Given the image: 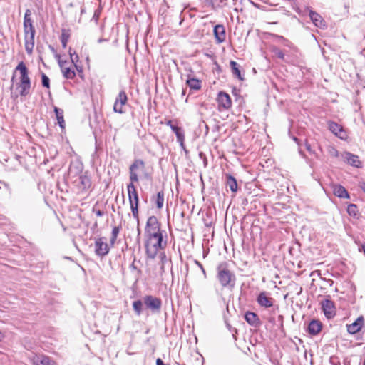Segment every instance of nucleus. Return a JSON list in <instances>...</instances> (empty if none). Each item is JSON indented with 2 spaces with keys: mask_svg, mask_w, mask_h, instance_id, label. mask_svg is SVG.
<instances>
[{
  "mask_svg": "<svg viewBox=\"0 0 365 365\" xmlns=\"http://www.w3.org/2000/svg\"><path fill=\"white\" fill-rule=\"evenodd\" d=\"M145 238V253L149 259H155L158 250L165 249L168 244L167 232L163 230L153 232Z\"/></svg>",
  "mask_w": 365,
  "mask_h": 365,
  "instance_id": "obj_1",
  "label": "nucleus"
},
{
  "mask_svg": "<svg viewBox=\"0 0 365 365\" xmlns=\"http://www.w3.org/2000/svg\"><path fill=\"white\" fill-rule=\"evenodd\" d=\"M19 71L20 73L19 81L15 84V88L18 92L11 91V97L13 99H16L19 96L21 97H26L29 95L31 83L29 76V69L24 61H20L14 70V73Z\"/></svg>",
  "mask_w": 365,
  "mask_h": 365,
  "instance_id": "obj_2",
  "label": "nucleus"
},
{
  "mask_svg": "<svg viewBox=\"0 0 365 365\" xmlns=\"http://www.w3.org/2000/svg\"><path fill=\"white\" fill-rule=\"evenodd\" d=\"M221 286L224 288L232 289L235 284V275L227 267L221 264L217 267V276Z\"/></svg>",
  "mask_w": 365,
  "mask_h": 365,
  "instance_id": "obj_3",
  "label": "nucleus"
},
{
  "mask_svg": "<svg viewBox=\"0 0 365 365\" xmlns=\"http://www.w3.org/2000/svg\"><path fill=\"white\" fill-rule=\"evenodd\" d=\"M143 303L153 313H159L162 307V301L160 298L146 295L143 297Z\"/></svg>",
  "mask_w": 365,
  "mask_h": 365,
  "instance_id": "obj_4",
  "label": "nucleus"
},
{
  "mask_svg": "<svg viewBox=\"0 0 365 365\" xmlns=\"http://www.w3.org/2000/svg\"><path fill=\"white\" fill-rule=\"evenodd\" d=\"M161 224L158 218L153 215L148 218L145 227V236H149L153 232H158L161 230Z\"/></svg>",
  "mask_w": 365,
  "mask_h": 365,
  "instance_id": "obj_5",
  "label": "nucleus"
},
{
  "mask_svg": "<svg viewBox=\"0 0 365 365\" xmlns=\"http://www.w3.org/2000/svg\"><path fill=\"white\" fill-rule=\"evenodd\" d=\"M76 186L81 191L88 190L91 187V179L88 175V172L86 171L83 174L77 177L73 181Z\"/></svg>",
  "mask_w": 365,
  "mask_h": 365,
  "instance_id": "obj_6",
  "label": "nucleus"
},
{
  "mask_svg": "<svg viewBox=\"0 0 365 365\" xmlns=\"http://www.w3.org/2000/svg\"><path fill=\"white\" fill-rule=\"evenodd\" d=\"M321 306L324 314L327 319L333 318L336 315V307L334 303L329 297L321 302Z\"/></svg>",
  "mask_w": 365,
  "mask_h": 365,
  "instance_id": "obj_7",
  "label": "nucleus"
},
{
  "mask_svg": "<svg viewBox=\"0 0 365 365\" xmlns=\"http://www.w3.org/2000/svg\"><path fill=\"white\" fill-rule=\"evenodd\" d=\"M109 247L104 237H98L95 240V253L98 257H104L109 252Z\"/></svg>",
  "mask_w": 365,
  "mask_h": 365,
  "instance_id": "obj_8",
  "label": "nucleus"
},
{
  "mask_svg": "<svg viewBox=\"0 0 365 365\" xmlns=\"http://www.w3.org/2000/svg\"><path fill=\"white\" fill-rule=\"evenodd\" d=\"M306 9L308 11L309 16L310 17L311 21L315 26L322 29L327 27L325 21L320 14L309 9V7H307Z\"/></svg>",
  "mask_w": 365,
  "mask_h": 365,
  "instance_id": "obj_9",
  "label": "nucleus"
},
{
  "mask_svg": "<svg viewBox=\"0 0 365 365\" xmlns=\"http://www.w3.org/2000/svg\"><path fill=\"white\" fill-rule=\"evenodd\" d=\"M328 125L329 130L336 136L341 140H345L347 138V134L341 125L334 121H330Z\"/></svg>",
  "mask_w": 365,
  "mask_h": 365,
  "instance_id": "obj_10",
  "label": "nucleus"
},
{
  "mask_svg": "<svg viewBox=\"0 0 365 365\" xmlns=\"http://www.w3.org/2000/svg\"><path fill=\"white\" fill-rule=\"evenodd\" d=\"M83 164L79 160H76L72 161L69 166L68 173L71 177H78L80 175L83 174Z\"/></svg>",
  "mask_w": 365,
  "mask_h": 365,
  "instance_id": "obj_11",
  "label": "nucleus"
},
{
  "mask_svg": "<svg viewBox=\"0 0 365 365\" xmlns=\"http://www.w3.org/2000/svg\"><path fill=\"white\" fill-rule=\"evenodd\" d=\"M31 12L30 9H26L24 17V34L36 33L35 27L33 25L31 18Z\"/></svg>",
  "mask_w": 365,
  "mask_h": 365,
  "instance_id": "obj_12",
  "label": "nucleus"
},
{
  "mask_svg": "<svg viewBox=\"0 0 365 365\" xmlns=\"http://www.w3.org/2000/svg\"><path fill=\"white\" fill-rule=\"evenodd\" d=\"M364 324V317L363 316H359L353 323L350 324H347V331L350 334H355L359 332Z\"/></svg>",
  "mask_w": 365,
  "mask_h": 365,
  "instance_id": "obj_13",
  "label": "nucleus"
},
{
  "mask_svg": "<svg viewBox=\"0 0 365 365\" xmlns=\"http://www.w3.org/2000/svg\"><path fill=\"white\" fill-rule=\"evenodd\" d=\"M245 320L251 326L258 328L262 324L258 315L252 312L247 311L244 316Z\"/></svg>",
  "mask_w": 365,
  "mask_h": 365,
  "instance_id": "obj_14",
  "label": "nucleus"
},
{
  "mask_svg": "<svg viewBox=\"0 0 365 365\" xmlns=\"http://www.w3.org/2000/svg\"><path fill=\"white\" fill-rule=\"evenodd\" d=\"M258 304L264 308H269L273 306V299L267 296V292H262L257 297Z\"/></svg>",
  "mask_w": 365,
  "mask_h": 365,
  "instance_id": "obj_15",
  "label": "nucleus"
},
{
  "mask_svg": "<svg viewBox=\"0 0 365 365\" xmlns=\"http://www.w3.org/2000/svg\"><path fill=\"white\" fill-rule=\"evenodd\" d=\"M217 102L219 106L225 109H229L232 106V101L229 94L225 91H220L217 95Z\"/></svg>",
  "mask_w": 365,
  "mask_h": 365,
  "instance_id": "obj_16",
  "label": "nucleus"
},
{
  "mask_svg": "<svg viewBox=\"0 0 365 365\" xmlns=\"http://www.w3.org/2000/svg\"><path fill=\"white\" fill-rule=\"evenodd\" d=\"M66 63V61L58 60V65L61 69L63 76L66 79H73L76 76V72L72 68L65 67Z\"/></svg>",
  "mask_w": 365,
  "mask_h": 365,
  "instance_id": "obj_17",
  "label": "nucleus"
},
{
  "mask_svg": "<svg viewBox=\"0 0 365 365\" xmlns=\"http://www.w3.org/2000/svg\"><path fill=\"white\" fill-rule=\"evenodd\" d=\"M322 329V324L319 320L312 319L308 324L307 332L312 336L318 334Z\"/></svg>",
  "mask_w": 365,
  "mask_h": 365,
  "instance_id": "obj_18",
  "label": "nucleus"
},
{
  "mask_svg": "<svg viewBox=\"0 0 365 365\" xmlns=\"http://www.w3.org/2000/svg\"><path fill=\"white\" fill-rule=\"evenodd\" d=\"M333 193L339 198L349 199L350 195L346 188L339 184H334L331 186Z\"/></svg>",
  "mask_w": 365,
  "mask_h": 365,
  "instance_id": "obj_19",
  "label": "nucleus"
},
{
  "mask_svg": "<svg viewBox=\"0 0 365 365\" xmlns=\"http://www.w3.org/2000/svg\"><path fill=\"white\" fill-rule=\"evenodd\" d=\"M129 203L139 204V197L135 185L129 183L127 185Z\"/></svg>",
  "mask_w": 365,
  "mask_h": 365,
  "instance_id": "obj_20",
  "label": "nucleus"
},
{
  "mask_svg": "<svg viewBox=\"0 0 365 365\" xmlns=\"http://www.w3.org/2000/svg\"><path fill=\"white\" fill-rule=\"evenodd\" d=\"M213 33L217 43H220L225 40V29L223 25L217 24L214 26Z\"/></svg>",
  "mask_w": 365,
  "mask_h": 365,
  "instance_id": "obj_21",
  "label": "nucleus"
},
{
  "mask_svg": "<svg viewBox=\"0 0 365 365\" xmlns=\"http://www.w3.org/2000/svg\"><path fill=\"white\" fill-rule=\"evenodd\" d=\"M344 158L348 164L356 168L361 167V162L357 155L349 152H346L344 154Z\"/></svg>",
  "mask_w": 365,
  "mask_h": 365,
  "instance_id": "obj_22",
  "label": "nucleus"
},
{
  "mask_svg": "<svg viewBox=\"0 0 365 365\" xmlns=\"http://www.w3.org/2000/svg\"><path fill=\"white\" fill-rule=\"evenodd\" d=\"M225 178L227 187H229L232 192H236L237 191L238 187L235 178L230 174H226Z\"/></svg>",
  "mask_w": 365,
  "mask_h": 365,
  "instance_id": "obj_23",
  "label": "nucleus"
},
{
  "mask_svg": "<svg viewBox=\"0 0 365 365\" xmlns=\"http://www.w3.org/2000/svg\"><path fill=\"white\" fill-rule=\"evenodd\" d=\"M51 359L44 355L36 356L33 359L34 365H51Z\"/></svg>",
  "mask_w": 365,
  "mask_h": 365,
  "instance_id": "obj_24",
  "label": "nucleus"
},
{
  "mask_svg": "<svg viewBox=\"0 0 365 365\" xmlns=\"http://www.w3.org/2000/svg\"><path fill=\"white\" fill-rule=\"evenodd\" d=\"M56 120L58 121V125L61 127V128L63 130L65 128V120L63 118V110L56 106L53 108Z\"/></svg>",
  "mask_w": 365,
  "mask_h": 365,
  "instance_id": "obj_25",
  "label": "nucleus"
},
{
  "mask_svg": "<svg viewBox=\"0 0 365 365\" xmlns=\"http://www.w3.org/2000/svg\"><path fill=\"white\" fill-rule=\"evenodd\" d=\"M230 65L232 74L239 80L243 81L244 77L241 73L240 65L235 61H230Z\"/></svg>",
  "mask_w": 365,
  "mask_h": 365,
  "instance_id": "obj_26",
  "label": "nucleus"
},
{
  "mask_svg": "<svg viewBox=\"0 0 365 365\" xmlns=\"http://www.w3.org/2000/svg\"><path fill=\"white\" fill-rule=\"evenodd\" d=\"M186 84L192 90H200L202 87V82L197 78L188 76Z\"/></svg>",
  "mask_w": 365,
  "mask_h": 365,
  "instance_id": "obj_27",
  "label": "nucleus"
},
{
  "mask_svg": "<svg viewBox=\"0 0 365 365\" xmlns=\"http://www.w3.org/2000/svg\"><path fill=\"white\" fill-rule=\"evenodd\" d=\"M164 192L163 190L159 191L155 197H153L152 200L154 201L158 209H162L164 204Z\"/></svg>",
  "mask_w": 365,
  "mask_h": 365,
  "instance_id": "obj_28",
  "label": "nucleus"
},
{
  "mask_svg": "<svg viewBox=\"0 0 365 365\" xmlns=\"http://www.w3.org/2000/svg\"><path fill=\"white\" fill-rule=\"evenodd\" d=\"M70 30L62 29L61 35V42L63 48H66L68 41L70 38Z\"/></svg>",
  "mask_w": 365,
  "mask_h": 365,
  "instance_id": "obj_29",
  "label": "nucleus"
},
{
  "mask_svg": "<svg viewBox=\"0 0 365 365\" xmlns=\"http://www.w3.org/2000/svg\"><path fill=\"white\" fill-rule=\"evenodd\" d=\"M145 168V163L140 159H135L129 168L130 171L136 172L138 169H143Z\"/></svg>",
  "mask_w": 365,
  "mask_h": 365,
  "instance_id": "obj_30",
  "label": "nucleus"
},
{
  "mask_svg": "<svg viewBox=\"0 0 365 365\" xmlns=\"http://www.w3.org/2000/svg\"><path fill=\"white\" fill-rule=\"evenodd\" d=\"M143 302L140 299L135 300L133 302V309L137 316H140L143 312Z\"/></svg>",
  "mask_w": 365,
  "mask_h": 365,
  "instance_id": "obj_31",
  "label": "nucleus"
},
{
  "mask_svg": "<svg viewBox=\"0 0 365 365\" xmlns=\"http://www.w3.org/2000/svg\"><path fill=\"white\" fill-rule=\"evenodd\" d=\"M128 96L125 91L122 90L119 92L118 96H117L115 101L119 103L122 106L125 105L127 103Z\"/></svg>",
  "mask_w": 365,
  "mask_h": 365,
  "instance_id": "obj_32",
  "label": "nucleus"
},
{
  "mask_svg": "<svg viewBox=\"0 0 365 365\" xmlns=\"http://www.w3.org/2000/svg\"><path fill=\"white\" fill-rule=\"evenodd\" d=\"M346 211H347V213L349 214V215L354 217H356L357 216L358 212H359V210H358L356 205L352 204V203L349 204L347 206Z\"/></svg>",
  "mask_w": 365,
  "mask_h": 365,
  "instance_id": "obj_33",
  "label": "nucleus"
},
{
  "mask_svg": "<svg viewBox=\"0 0 365 365\" xmlns=\"http://www.w3.org/2000/svg\"><path fill=\"white\" fill-rule=\"evenodd\" d=\"M138 205L139 204H130V210L133 214V217L136 220L138 224H139V212H138Z\"/></svg>",
  "mask_w": 365,
  "mask_h": 365,
  "instance_id": "obj_34",
  "label": "nucleus"
},
{
  "mask_svg": "<svg viewBox=\"0 0 365 365\" xmlns=\"http://www.w3.org/2000/svg\"><path fill=\"white\" fill-rule=\"evenodd\" d=\"M271 51L279 59L284 60V54L283 51L276 46L271 48Z\"/></svg>",
  "mask_w": 365,
  "mask_h": 365,
  "instance_id": "obj_35",
  "label": "nucleus"
},
{
  "mask_svg": "<svg viewBox=\"0 0 365 365\" xmlns=\"http://www.w3.org/2000/svg\"><path fill=\"white\" fill-rule=\"evenodd\" d=\"M68 53L70 55V58H71V63L73 64L78 63V62L79 61V56L76 53V52L75 51H73V49L70 47Z\"/></svg>",
  "mask_w": 365,
  "mask_h": 365,
  "instance_id": "obj_36",
  "label": "nucleus"
},
{
  "mask_svg": "<svg viewBox=\"0 0 365 365\" xmlns=\"http://www.w3.org/2000/svg\"><path fill=\"white\" fill-rule=\"evenodd\" d=\"M41 84L42 86L46 88H50V79L43 72L41 73Z\"/></svg>",
  "mask_w": 365,
  "mask_h": 365,
  "instance_id": "obj_37",
  "label": "nucleus"
},
{
  "mask_svg": "<svg viewBox=\"0 0 365 365\" xmlns=\"http://www.w3.org/2000/svg\"><path fill=\"white\" fill-rule=\"evenodd\" d=\"M274 36L277 39V42L281 43L285 46L290 47L291 43L287 38L279 35H274Z\"/></svg>",
  "mask_w": 365,
  "mask_h": 365,
  "instance_id": "obj_38",
  "label": "nucleus"
},
{
  "mask_svg": "<svg viewBox=\"0 0 365 365\" xmlns=\"http://www.w3.org/2000/svg\"><path fill=\"white\" fill-rule=\"evenodd\" d=\"M175 134L178 143H182V140H185V133L182 128L178 131L175 132Z\"/></svg>",
  "mask_w": 365,
  "mask_h": 365,
  "instance_id": "obj_39",
  "label": "nucleus"
},
{
  "mask_svg": "<svg viewBox=\"0 0 365 365\" xmlns=\"http://www.w3.org/2000/svg\"><path fill=\"white\" fill-rule=\"evenodd\" d=\"M36 33H29L25 34V43H30L34 45V36Z\"/></svg>",
  "mask_w": 365,
  "mask_h": 365,
  "instance_id": "obj_40",
  "label": "nucleus"
},
{
  "mask_svg": "<svg viewBox=\"0 0 365 365\" xmlns=\"http://www.w3.org/2000/svg\"><path fill=\"white\" fill-rule=\"evenodd\" d=\"M113 111L115 113H123L124 111L123 110V106L121 104H120L119 103L115 101L114 103V105H113Z\"/></svg>",
  "mask_w": 365,
  "mask_h": 365,
  "instance_id": "obj_41",
  "label": "nucleus"
},
{
  "mask_svg": "<svg viewBox=\"0 0 365 365\" xmlns=\"http://www.w3.org/2000/svg\"><path fill=\"white\" fill-rule=\"evenodd\" d=\"M129 173H130V183H132L134 185L135 182L138 181V174L136 172L130 171V170H129Z\"/></svg>",
  "mask_w": 365,
  "mask_h": 365,
  "instance_id": "obj_42",
  "label": "nucleus"
},
{
  "mask_svg": "<svg viewBox=\"0 0 365 365\" xmlns=\"http://www.w3.org/2000/svg\"><path fill=\"white\" fill-rule=\"evenodd\" d=\"M120 226H114L112 230L111 237L117 238L118 235L120 232Z\"/></svg>",
  "mask_w": 365,
  "mask_h": 365,
  "instance_id": "obj_43",
  "label": "nucleus"
},
{
  "mask_svg": "<svg viewBox=\"0 0 365 365\" xmlns=\"http://www.w3.org/2000/svg\"><path fill=\"white\" fill-rule=\"evenodd\" d=\"M34 48V45L30 43H25V49L28 54H31Z\"/></svg>",
  "mask_w": 365,
  "mask_h": 365,
  "instance_id": "obj_44",
  "label": "nucleus"
},
{
  "mask_svg": "<svg viewBox=\"0 0 365 365\" xmlns=\"http://www.w3.org/2000/svg\"><path fill=\"white\" fill-rule=\"evenodd\" d=\"M305 147H306V149L308 152H309L311 154H313L316 156L317 158H318V155L315 153L314 150H313L312 149V147H311V145L309 143H308L307 141L305 142Z\"/></svg>",
  "mask_w": 365,
  "mask_h": 365,
  "instance_id": "obj_45",
  "label": "nucleus"
},
{
  "mask_svg": "<svg viewBox=\"0 0 365 365\" xmlns=\"http://www.w3.org/2000/svg\"><path fill=\"white\" fill-rule=\"evenodd\" d=\"M329 153L333 157H338L339 151L334 147H330L329 148Z\"/></svg>",
  "mask_w": 365,
  "mask_h": 365,
  "instance_id": "obj_46",
  "label": "nucleus"
},
{
  "mask_svg": "<svg viewBox=\"0 0 365 365\" xmlns=\"http://www.w3.org/2000/svg\"><path fill=\"white\" fill-rule=\"evenodd\" d=\"M194 263H195L197 266H198V267H200V269H201V270H202V274H203V275H204V277H205V278H206V277H207L206 272H205V269H204V267H203L202 264L199 261H197V260H196V259H195V260H194Z\"/></svg>",
  "mask_w": 365,
  "mask_h": 365,
  "instance_id": "obj_47",
  "label": "nucleus"
},
{
  "mask_svg": "<svg viewBox=\"0 0 365 365\" xmlns=\"http://www.w3.org/2000/svg\"><path fill=\"white\" fill-rule=\"evenodd\" d=\"M73 66L75 67L76 70L78 71L79 76L82 77V74H83L82 66H80L78 63H76V64H73Z\"/></svg>",
  "mask_w": 365,
  "mask_h": 365,
  "instance_id": "obj_48",
  "label": "nucleus"
},
{
  "mask_svg": "<svg viewBox=\"0 0 365 365\" xmlns=\"http://www.w3.org/2000/svg\"><path fill=\"white\" fill-rule=\"evenodd\" d=\"M299 153L300 154V155L304 158L307 161V163L310 165V167H312V163L311 162V160L307 158L306 155L304 153V152H302L301 150H299Z\"/></svg>",
  "mask_w": 365,
  "mask_h": 365,
  "instance_id": "obj_49",
  "label": "nucleus"
},
{
  "mask_svg": "<svg viewBox=\"0 0 365 365\" xmlns=\"http://www.w3.org/2000/svg\"><path fill=\"white\" fill-rule=\"evenodd\" d=\"M48 48L51 50V51L55 55V57L56 58H58V60H61L60 59V55L57 53L56 50L55 49V48L53 46H51V45H49Z\"/></svg>",
  "mask_w": 365,
  "mask_h": 365,
  "instance_id": "obj_50",
  "label": "nucleus"
},
{
  "mask_svg": "<svg viewBox=\"0 0 365 365\" xmlns=\"http://www.w3.org/2000/svg\"><path fill=\"white\" fill-rule=\"evenodd\" d=\"M277 322L279 323V327L280 329H283V322H284V317L282 315H279L277 318Z\"/></svg>",
  "mask_w": 365,
  "mask_h": 365,
  "instance_id": "obj_51",
  "label": "nucleus"
},
{
  "mask_svg": "<svg viewBox=\"0 0 365 365\" xmlns=\"http://www.w3.org/2000/svg\"><path fill=\"white\" fill-rule=\"evenodd\" d=\"M93 212L96 213L98 217H102L104 215V212L101 210H96L93 207Z\"/></svg>",
  "mask_w": 365,
  "mask_h": 365,
  "instance_id": "obj_52",
  "label": "nucleus"
},
{
  "mask_svg": "<svg viewBox=\"0 0 365 365\" xmlns=\"http://www.w3.org/2000/svg\"><path fill=\"white\" fill-rule=\"evenodd\" d=\"M181 127L178 126L177 125H174L173 126H171L172 131L175 133V132L178 131Z\"/></svg>",
  "mask_w": 365,
  "mask_h": 365,
  "instance_id": "obj_53",
  "label": "nucleus"
},
{
  "mask_svg": "<svg viewBox=\"0 0 365 365\" xmlns=\"http://www.w3.org/2000/svg\"><path fill=\"white\" fill-rule=\"evenodd\" d=\"M359 252H363V253H364V255H365V243H364V244H362V245L359 247Z\"/></svg>",
  "mask_w": 365,
  "mask_h": 365,
  "instance_id": "obj_54",
  "label": "nucleus"
},
{
  "mask_svg": "<svg viewBox=\"0 0 365 365\" xmlns=\"http://www.w3.org/2000/svg\"><path fill=\"white\" fill-rule=\"evenodd\" d=\"M160 257H161V261H162V263L164 264L165 262H166L167 260V258H166V256H165V253H162L160 255Z\"/></svg>",
  "mask_w": 365,
  "mask_h": 365,
  "instance_id": "obj_55",
  "label": "nucleus"
},
{
  "mask_svg": "<svg viewBox=\"0 0 365 365\" xmlns=\"http://www.w3.org/2000/svg\"><path fill=\"white\" fill-rule=\"evenodd\" d=\"M116 240L117 238L116 237H110V243L111 245H113L115 242H116Z\"/></svg>",
  "mask_w": 365,
  "mask_h": 365,
  "instance_id": "obj_56",
  "label": "nucleus"
},
{
  "mask_svg": "<svg viewBox=\"0 0 365 365\" xmlns=\"http://www.w3.org/2000/svg\"><path fill=\"white\" fill-rule=\"evenodd\" d=\"M184 141L185 140H182V143H180V147L185 150V152L187 153V150L185 148V145Z\"/></svg>",
  "mask_w": 365,
  "mask_h": 365,
  "instance_id": "obj_57",
  "label": "nucleus"
},
{
  "mask_svg": "<svg viewBox=\"0 0 365 365\" xmlns=\"http://www.w3.org/2000/svg\"><path fill=\"white\" fill-rule=\"evenodd\" d=\"M268 322H269V323H271V324H275V323H276V319H275V318H274V317H269V318L268 319Z\"/></svg>",
  "mask_w": 365,
  "mask_h": 365,
  "instance_id": "obj_58",
  "label": "nucleus"
},
{
  "mask_svg": "<svg viewBox=\"0 0 365 365\" xmlns=\"http://www.w3.org/2000/svg\"><path fill=\"white\" fill-rule=\"evenodd\" d=\"M14 80H15V76L14 74L13 75V76L11 77V82L12 83L11 86V90L12 91L14 86Z\"/></svg>",
  "mask_w": 365,
  "mask_h": 365,
  "instance_id": "obj_59",
  "label": "nucleus"
},
{
  "mask_svg": "<svg viewBox=\"0 0 365 365\" xmlns=\"http://www.w3.org/2000/svg\"><path fill=\"white\" fill-rule=\"evenodd\" d=\"M166 125L171 128V126H173L175 124H173V120H169L166 122Z\"/></svg>",
  "mask_w": 365,
  "mask_h": 365,
  "instance_id": "obj_60",
  "label": "nucleus"
},
{
  "mask_svg": "<svg viewBox=\"0 0 365 365\" xmlns=\"http://www.w3.org/2000/svg\"><path fill=\"white\" fill-rule=\"evenodd\" d=\"M130 268L133 270H137V267L135 265L134 262L130 265Z\"/></svg>",
  "mask_w": 365,
  "mask_h": 365,
  "instance_id": "obj_61",
  "label": "nucleus"
},
{
  "mask_svg": "<svg viewBox=\"0 0 365 365\" xmlns=\"http://www.w3.org/2000/svg\"><path fill=\"white\" fill-rule=\"evenodd\" d=\"M360 188L365 192V182H362L360 185Z\"/></svg>",
  "mask_w": 365,
  "mask_h": 365,
  "instance_id": "obj_62",
  "label": "nucleus"
},
{
  "mask_svg": "<svg viewBox=\"0 0 365 365\" xmlns=\"http://www.w3.org/2000/svg\"><path fill=\"white\" fill-rule=\"evenodd\" d=\"M293 140L299 145V139L297 137H294Z\"/></svg>",
  "mask_w": 365,
  "mask_h": 365,
  "instance_id": "obj_63",
  "label": "nucleus"
},
{
  "mask_svg": "<svg viewBox=\"0 0 365 365\" xmlns=\"http://www.w3.org/2000/svg\"><path fill=\"white\" fill-rule=\"evenodd\" d=\"M104 41H106V39H104V38H99L98 41V43H101V42H103Z\"/></svg>",
  "mask_w": 365,
  "mask_h": 365,
  "instance_id": "obj_64",
  "label": "nucleus"
}]
</instances>
